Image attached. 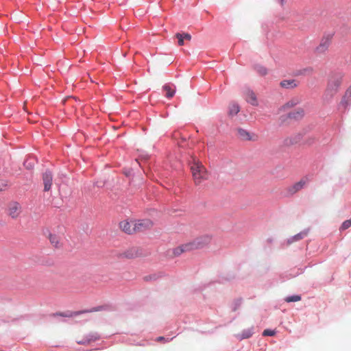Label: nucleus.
Masks as SVG:
<instances>
[{
	"label": "nucleus",
	"mask_w": 351,
	"mask_h": 351,
	"mask_svg": "<svg viewBox=\"0 0 351 351\" xmlns=\"http://www.w3.org/2000/svg\"><path fill=\"white\" fill-rule=\"evenodd\" d=\"M304 115V110L302 108H298L295 110L289 113L288 117L290 119H300Z\"/></svg>",
	"instance_id": "17"
},
{
	"label": "nucleus",
	"mask_w": 351,
	"mask_h": 351,
	"mask_svg": "<svg viewBox=\"0 0 351 351\" xmlns=\"http://www.w3.org/2000/svg\"><path fill=\"white\" fill-rule=\"evenodd\" d=\"M309 181L310 179L307 176L302 178L298 182L286 188V195H293L298 191H301L309 182Z\"/></svg>",
	"instance_id": "3"
},
{
	"label": "nucleus",
	"mask_w": 351,
	"mask_h": 351,
	"mask_svg": "<svg viewBox=\"0 0 351 351\" xmlns=\"http://www.w3.org/2000/svg\"><path fill=\"white\" fill-rule=\"evenodd\" d=\"M351 226V219L346 220L341 225L342 230H346Z\"/></svg>",
	"instance_id": "24"
},
{
	"label": "nucleus",
	"mask_w": 351,
	"mask_h": 351,
	"mask_svg": "<svg viewBox=\"0 0 351 351\" xmlns=\"http://www.w3.org/2000/svg\"><path fill=\"white\" fill-rule=\"evenodd\" d=\"M342 77L341 73H335L330 77L324 95V99L330 100L338 93L341 84Z\"/></svg>",
	"instance_id": "1"
},
{
	"label": "nucleus",
	"mask_w": 351,
	"mask_h": 351,
	"mask_svg": "<svg viewBox=\"0 0 351 351\" xmlns=\"http://www.w3.org/2000/svg\"><path fill=\"white\" fill-rule=\"evenodd\" d=\"M275 335L276 331L269 329H266L263 332V336H274Z\"/></svg>",
	"instance_id": "25"
},
{
	"label": "nucleus",
	"mask_w": 351,
	"mask_h": 351,
	"mask_svg": "<svg viewBox=\"0 0 351 351\" xmlns=\"http://www.w3.org/2000/svg\"><path fill=\"white\" fill-rule=\"evenodd\" d=\"M240 111V107L239 106L234 102H232L228 106V114L229 117H234L236 114H238V112Z\"/></svg>",
	"instance_id": "16"
},
{
	"label": "nucleus",
	"mask_w": 351,
	"mask_h": 351,
	"mask_svg": "<svg viewBox=\"0 0 351 351\" xmlns=\"http://www.w3.org/2000/svg\"><path fill=\"white\" fill-rule=\"evenodd\" d=\"M302 238V234H298L295 236V239L296 240H299V239H301Z\"/></svg>",
	"instance_id": "30"
},
{
	"label": "nucleus",
	"mask_w": 351,
	"mask_h": 351,
	"mask_svg": "<svg viewBox=\"0 0 351 351\" xmlns=\"http://www.w3.org/2000/svg\"><path fill=\"white\" fill-rule=\"evenodd\" d=\"M164 339H165V338L163 337H159L157 338V341H162Z\"/></svg>",
	"instance_id": "32"
},
{
	"label": "nucleus",
	"mask_w": 351,
	"mask_h": 351,
	"mask_svg": "<svg viewBox=\"0 0 351 351\" xmlns=\"http://www.w3.org/2000/svg\"><path fill=\"white\" fill-rule=\"evenodd\" d=\"M182 35H183L184 39H186L188 40H190L191 39V36L189 34H184Z\"/></svg>",
	"instance_id": "29"
},
{
	"label": "nucleus",
	"mask_w": 351,
	"mask_h": 351,
	"mask_svg": "<svg viewBox=\"0 0 351 351\" xmlns=\"http://www.w3.org/2000/svg\"><path fill=\"white\" fill-rule=\"evenodd\" d=\"M53 180V176L50 171H46L43 175V181L44 184V191H48L51 189Z\"/></svg>",
	"instance_id": "11"
},
{
	"label": "nucleus",
	"mask_w": 351,
	"mask_h": 351,
	"mask_svg": "<svg viewBox=\"0 0 351 351\" xmlns=\"http://www.w3.org/2000/svg\"><path fill=\"white\" fill-rule=\"evenodd\" d=\"M132 222L133 221H122L119 223V227L123 232L128 234L134 233V226L132 225Z\"/></svg>",
	"instance_id": "13"
},
{
	"label": "nucleus",
	"mask_w": 351,
	"mask_h": 351,
	"mask_svg": "<svg viewBox=\"0 0 351 351\" xmlns=\"http://www.w3.org/2000/svg\"><path fill=\"white\" fill-rule=\"evenodd\" d=\"M176 37L178 39V45L180 46H182L184 45V37L183 35L181 34L178 33L176 34Z\"/></svg>",
	"instance_id": "27"
},
{
	"label": "nucleus",
	"mask_w": 351,
	"mask_h": 351,
	"mask_svg": "<svg viewBox=\"0 0 351 351\" xmlns=\"http://www.w3.org/2000/svg\"><path fill=\"white\" fill-rule=\"evenodd\" d=\"M301 300V297L300 295H292L289 297H287L285 300L287 302H298Z\"/></svg>",
	"instance_id": "23"
},
{
	"label": "nucleus",
	"mask_w": 351,
	"mask_h": 351,
	"mask_svg": "<svg viewBox=\"0 0 351 351\" xmlns=\"http://www.w3.org/2000/svg\"><path fill=\"white\" fill-rule=\"evenodd\" d=\"M8 186V182L6 180H0V191H4Z\"/></svg>",
	"instance_id": "26"
},
{
	"label": "nucleus",
	"mask_w": 351,
	"mask_h": 351,
	"mask_svg": "<svg viewBox=\"0 0 351 351\" xmlns=\"http://www.w3.org/2000/svg\"><path fill=\"white\" fill-rule=\"evenodd\" d=\"M330 45V38L329 37L324 38L319 45L316 47V52L318 53H325Z\"/></svg>",
	"instance_id": "12"
},
{
	"label": "nucleus",
	"mask_w": 351,
	"mask_h": 351,
	"mask_svg": "<svg viewBox=\"0 0 351 351\" xmlns=\"http://www.w3.org/2000/svg\"><path fill=\"white\" fill-rule=\"evenodd\" d=\"M244 95L247 103L254 106H257L258 105L256 95L252 90L247 89L245 91Z\"/></svg>",
	"instance_id": "10"
},
{
	"label": "nucleus",
	"mask_w": 351,
	"mask_h": 351,
	"mask_svg": "<svg viewBox=\"0 0 351 351\" xmlns=\"http://www.w3.org/2000/svg\"><path fill=\"white\" fill-rule=\"evenodd\" d=\"M191 245L189 243L181 245L173 250L174 256H179L183 252L191 251Z\"/></svg>",
	"instance_id": "15"
},
{
	"label": "nucleus",
	"mask_w": 351,
	"mask_h": 351,
	"mask_svg": "<svg viewBox=\"0 0 351 351\" xmlns=\"http://www.w3.org/2000/svg\"><path fill=\"white\" fill-rule=\"evenodd\" d=\"M280 87L287 89H293L298 86V82L296 80H284L280 82Z\"/></svg>",
	"instance_id": "14"
},
{
	"label": "nucleus",
	"mask_w": 351,
	"mask_h": 351,
	"mask_svg": "<svg viewBox=\"0 0 351 351\" xmlns=\"http://www.w3.org/2000/svg\"><path fill=\"white\" fill-rule=\"evenodd\" d=\"M301 103V99L298 97H295L291 98L287 102H286L284 105H282L279 110L282 112H285L291 108H293L298 104Z\"/></svg>",
	"instance_id": "9"
},
{
	"label": "nucleus",
	"mask_w": 351,
	"mask_h": 351,
	"mask_svg": "<svg viewBox=\"0 0 351 351\" xmlns=\"http://www.w3.org/2000/svg\"><path fill=\"white\" fill-rule=\"evenodd\" d=\"M21 213V205L16 202L9 204L8 207V215L12 219H16Z\"/></svg>",
	"instance_id": "8"
},
{
	"label": "nucleus",
	"mask_w": 351,
	"mask_h": 351,
	"mask_svg": "<svg viewBox=\"0 0 351 351\" xmlns=\"http://www.w3.org/2000/svg\"><path fill=\"white\" fill-rule=\"evenodd\" d=\"M236 132L237 137L243 141H256L258 139V136L256 134L241 128H237Z\"/></svg>",
	"instance_id": "4"
},
{
	"label": "nucleus",
	"mask_w": 351,
	"mask_h": 351,
	"mask_svg": "<svg viewBox=\"0 0 351 351\" xmlns=\"http://www.w3.org/2000/svg\"><path fill=\"white\" fill-rule=\"evenodd\" d=\"M127 257H128V258H132L133 256H132L127 255Z\"/></svg>",
	"instance_id": "34"
},
{
	"label": "nucleus",
	"mask_w": 351,
	"mask_h": 351,
	"mask_svg": "<svg viewBox=\"0 0 351 351\" xmlns=\"http://www.w3.org/2000/svg\"><path fill=\"white\" fill-rule=\"evenodd\" d=\"M287 0H280V4L283 5L286 3Z\"/></svg>",
	"instance_id": "33"
},
{
	"label": "nucleus",
	"mask_w": 351,
	"mask_h": 351,
	"mask_svg": "<svg viewBox=\"0 0 351 351\" xmlns=\"http://www.w3.org/2000/svg\"><path fill=\"white\" fill-rule=\"evenodd\" d=\"M193 179L195 185L201 184L208 178V172L204 166L199 161L193 159L190 164Z\"/></svg>",
	"instance_id": "2"
},
{
	"label": "nucleus",
	"mask_w": 351,
	"mask_h": 351,
	"mask_svg": "<svg viewBox=\"0 0 351 351\" xmlns=\"http://www.w3.org/2000/svg\"><path fill=\"white\" fill-rule=\"evenodd\" d=\"M163 90L165 92V96L167 98H171L174 96L176 88L169 84H165L162 87Z\"/></svg>",
	"instance_id": "19"
},
{
	"label": "nucleus",
	"mask_w": 351,
	"mask_h": 351,
	"mask_svg": "<svg viewBox=\"0 0 351 351\" xmlns=\"http://www.w3.org/2000/svg\"><path fill=\"white\" fill-rule=\"evenodd\" d=\"M50 243L55 247H58L60 245V238L56 234H50L49 235Z\"/></svg>",
	"instance_id": "20"
},
{
	"label": "nucleus",
	"mask_w": 351,
	"mask_h": 351,
	"mask_svg": "<svg viewBox=\"0 0 351 351\" xmlns=\"http://www.w3.org/2000/svg\"><path fill=\"white\" fill-rule=\"evenodd\" d=\"M211 241L210 237L208 235L202 236L201 237L197 238L193 241L190 242V245H191V250H195L200 247H204V245H208Z\"/></svg>",
	"instance_id": "7"
},
{
	"label": "nucleus",
	"mask_w": 351,
	"mask_h": 351,
	"mask_svg": "<svg viewBox=\"0 0 351 351\" xmlns=\"http://www.w3.org/2000/svg\"><path fill=\"white\" fill-rule=\"evenodd\" d=\"M152 278H154L155 279L156 278L154 276V277H152V276H145V280H151Z\"/></svg>",
	"instance_id": "31"
},
{
	"label": "nucleus",
	"mask_w": 351,
	"mask_h": 351,
	"mask_svg": "<svg viewBox=\"0 0 351 351\" xmlns=\"http://www.w3.org/2000/svg\"><path fill=\"white\" fill-rule=\"evenodd\" d=\"M351 101V86L346 90L345 95L343 96L341 105L344 108H346Z\"/></svg>",
	"instance_id": "18"
},
{
	"label": "nucleus",
	"mask_w": 351,
	"mask_h": 351,
	"mask_svg": "<svg viewBox=\"0 0 351 351\" xmlns=\"http://www.w3.org/2000/svg\"><path fill=\"white\" fill-rule=\"evenodd\" d=\"M255 69H256V71L258 72V73L262 76H264L267 74V69L263 66L257 65V66H256Z\"/></svg>",
	"instance_id": "22"
},
{
	"label": "nucleus",
	"mask_w": 351,
	"mask_h": 351,
	"mask_svg": "<svg viewBox=\"0 0 351 351\" xmlns=\"http://www.w3.org/2000/svg\"><path fill=\"white\" fill-rule=\"evenodd\" d=\"M252 335V332L250 330L243 332L242 334H238L237 338L239 339H247Z\"/></svg>",
	"instance_id": "21"
},
{
	"label": "nucleus",
	"mask_w": 351,
	"mask_h": 351,
	"mask_svg": "<svg viewBox=\"0 0 351 351\" xmlns=\"http://www.w3.org/2000/svg\"><path fill=\"white\" fill-rule=\"evenodd\" d=\"M132 225L134 226V232H143L152 227L153 223L149 219H141L133 221Z\"/></svg>",
	"instance_id": "5"
},
{
	"label": "nucleus",
	"mask_w": 351,
	"mask_h": 351,
	"mask_svg": "<svg viewBox=\"0 0 351 351\" xmlns=\"http://www.w3.org/2000/svg\"><path fill=\"white\" fill-rule=\"evenodd\" d=\"M241 304V300H237L234 301L233 311H237L240 307Z\"/></svg>",
	"instance_id": "28"
},
{
	"label": "nucleus",
	"mask_w": 351,
	"mask_h": 351,
	"mask_svg": "<svg viewBox=\"0 0 351 351\" xmlns=\"http://www.w3.org/2000/svg\"><path fill=\"white\" fill-rule=\"evenodd\" d=\"M106 308H107L106 306H99L97 307L92 308L90 309L83 310V311H80L69 312L67 313H60L59 315L62 317H72L77 316V315L83 314V313L101 311L103 310H106Z\"/></svg>",
	"instance_id": "6"
}]
</instances>
